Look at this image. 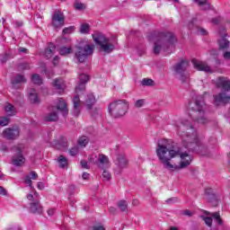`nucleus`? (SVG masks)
Wrapping results in <instances>:
<instances>
[{"label":"nucleus","instance_id":"obj_1","mask_svg":"<svg viewBox=\"0 0 230 230\" xmlns=\"http://www.w3.org/2000/svg\"><path fill=\"white\" fill-rule=\"evenodd\" d=\"M156 155L164 168L172 172L184 170L193 161L191 155L182 153L181 147L173 146V142L164 138L158 141Z\"/></svg>","mask_w":230,"mask_h":230},{"label":"nucleus","instance_id":"obj_2","mask_svg":"<svg viewBox=\"0 0 230 230\" xmlns=\"http://www.w3.org/2000/svg\"><path fill=\"white\" fill-rule=\"evenodd\" d=\"M177 134L181 137V145L189 152H194L199 155H209V148L208 145L199 139L197 129L190 120H182L178 126Z\"/></svg>","mask_w":230,"mask_h":230},{"label":"nucleus","instance_id":"obj_3","mask_svg":"<svg viewBox=\"0 0 230 230\" xmlns=\"http://www.w3.org/2000/svg\"><path fill=\"white\" fill-rule=\"evenodd\" d=\"M147 39L149 42H154L153 52L155 55H159L161 51L172 53V49L175 48L177 38L172 31H158L151 32Z\"/></svg>","mask_w":230,"mask_h":230},{"label":"nucleus","instance_id":"obj_4","mask_svg":"<svg viewBox=\"0 0 230 230\" xmlns=\"http://www.w3.org/2000/svg\"><path fill=\"white\" fill-rule=\"evenodd\" d=\"M204 107H206L204 95H197L195 99H192L189 102V116L194 123L206 125V123L209 121L208 117H206V110Z\"/></svg>","mask_w":230,"mask_h":230},{"label":"nucleus","instance_id":"obj_5","mask_svg":"<svg viewBox=\"0 0 230 230\" xmlns=\"http://www.w3.org/2000/svg\"><path fill=\"white\" fill-rule=\"evenodd\" d=\"M216 87L220 89L221 93L214 95V105H227L230 100V81L226 77H218L216 81Z\"/></svg>","mask_w":230,"mask_h":230},{"label":"nucleus","instance_id":"obj_6","mask_svg":"<svg viewBox=\"0 0 230 230\" xmlns=\"http://www.w3.org/2000/svg\"><path fill=\"white\" fill-rule=\"evenodd\" d=\"M128 111V102L127 100H115L108 105V112L111 118H123Z\"/></svg>","mask_w":230,"mask_h":230},{"label":"nucleus","instance_id":"obj_7","mask_svg":"<svg viewBox=\"0 0 230 230\" xmlns=\"http://www.w3.org/2000/svg\"><path fill=\"white\" fill-rule=\"evenodd\" d=\"M92 37L96 46H99L100 51L108 54L114 51V44L111 43L109 38H106L102 32L95 31Z\"/></svg>","mask_w":230,"mask_h":230},{"label":"nucleus","instance_id":"obj_8","mask_svg":"<svg viewBox=\"0 0 230 230\" xmlns=\"http://www.w3.org/2000/svg\"><path fill=\"white\" fill-rule=\"evenodd\" d=\"M77 51L75 54V58L78 62L84 64L93 53H94V44H87L85 41H80L76 47Z\"/></svg>","mask_w":230,"mask_h":230},{"label":"nucleus","instance_id":"obj_9","mask_svg":"<svg viewBox=\"0 0 230 230\" xmlns=\"http://www.w3.org/2000/svg\"><path fill=\"white\" fill-rule=\"evenodd\" d=\"M188 67H190V63L186 59H181L172 66L174 75H177L179 76V79L182 84H186V81L190 77V75H188V73H186Z\"/></svg>","mask_w":230,"mask_h":230},{"label":"nucleus","instance_id":"obj_10","mask_svg":"<svg viewBox=\"0 0 230 230\" xmlns=\"http://www.w3.org/2000/svg\"><path fill=\"white\" fill-rule=\"evenodd\" d=\"M84 93H85V84L79 83L75 87L76 95L73 98L74 116H80V112H82V110L80 109V104L82 103V101H80V94H84Z\"/></svg>","mask_w":230,"mask_h":230},{"label":"nucleus","instance_id":"obj_11","mask_svg":"<svg viewBox=\"0 0 230 230\" xmlns=\"http://www.w3.org/2000/svg\"><path fill=\"white\" fill-rule=\"evenodd\" d=\"M11 150L12 152H16V155L13 156L12 164L13 166H22L26 163V158L22 155V147L21 146H13Z\"/></svg>","mask_w":230,"mask_h":230},{"label":"nucleus","instance_id":"obj_12","mask_svg":"<svg viewBox=\"0 0 230 230\" xmlns=\"http://www.w3.org/2000/svg\"><path fill=\"white\" fill-rule=\"evenodd\" d=\"M51 24L54 28H62L66 24V16L60 10H56L51 17Z\"/></svg>","mask_w":230,"mask_h":230},{"label":"nucleus","instance_id":"obj_13","mask_svg":"<svg viewBox=\"0 0 230 230\" xmlns=\"http://www.w3.org/2000/svg\"><path fill=\"white\" fill-rule=\"evenodd\" d=\"M21 134V128L19 127L14 126L13 128H6L3 131V137L8 141H13L19 137Z\"/></svg>","mask_w":230,"mask_h":230},{"label":"nucleus","instance_id":"obj_14","mask_svg":"<svg viewBox=\"0 0 230 230\" xmlns=\"http://www.w3.org/2000/svg\"><path fill=\"white\" fill-rule=\"evenodd\" d=\"M220 40H218L219 49H229L230 41L227 40V33H226V28L222 27L219 30Z\"/></svg>","mask_w":230,"mask_h":230},{"label":"nucleus","instance_id":"obj_15","mask_svg":"<svg viewBox=\"0 0 230 230\" xmlns=\"http://www.w3.org/2000/svg\"><path fill=\"white\" fill-rule=\"evenodd\" d=\"M30 211L33 215H42L43 208L42 205H40V199H36L30 203Z\"/></svg>","mask_w":230,"mask_h":230},{"label":"nucleus","instance_id":"obj_16","mask_svg":"<svg viewBox=\"0 0 230 230\" xmlns=\"http://www.w3.org/2000/svg\"><path fill=\"white\" fill-rule=\"evenodd\" d=\"M192 66L194 69H197V71H204L205 73H211V67L209 66L205 65L200 60L197 58H193L191 60Z\"/></svg>","mask_w":230,"mask_h":230},{"label":"nucleus","instance_id":"obj_17","mask_svg":"<svg viewBox=\"0 0 230 230\" xmlns=\"http://www.w3.org/2000/svg\"><path fill=\"white\" fill-rule=\"evenodd\" d=\"M205 195L208 197V202H209L213 208L218 206V198L213 193V189L205 190Z\"/></svg>","mask_w":230,"mask_h":230},{"label":"nucleus","instance_id":"obj_18","mask_svg":"<svg viewBox=\"0 0 230 230\" xmlns=\"http://www.w3.org/2000/svg\"><path fill=\"white\" fill-rule=\"evenodd\" d=\"M57 111H59L61 112L62 116L66 118L67 114H69V109H67V102L64 101V99H59L58 102V104L56 106Z\"/></svg>","mask_w":230,"mask_h":230},{"label":"nucleus","instance_id":"obj_19","mask_svg":"<svg viewBox=\"0 0 230 230\" xmlns=\"http://www.w3.org/2000/svg\"><path fill=\"white\" fill-rule=\"evenodd\" d=\"M52 85L56 91L59 93V94H62L66 89V83L64 82V79L62 78H56L52 82Z\"/></svg>","mask_w":230,"mask_h":230},{"label":"nucleus","instance_id":"obj_20","mask_svg":"<svg viewBox=\"0 0 230 230\" xmlns=\"http://www.w3.org/2000/svg\"><path fill=\"white\" fill-rule=\"evenodd\" d=\"M116 164L119 170H123L128 166V160H127L125 155H118Z\"/></svg>","mask_w":230,"mask_h":230},{"label":"nucleus","instance_id":"obj_21","mask_svg":"<svg viewBox=\"0 0 230 230\" xmlns=\"http://www.w3.org/2000/svg\"><path fill=\"white\" fill-rule=\"evenodd\" d=\"M194 3L199 6V10L203 12H208V10H211V4L209 0H193Z\"/></svg>","mask_w":230,"mask_h":230},{"label":"nucleus","instance_id":"obj_22","mask_svg":"<svg viewBox=\"0 0 230 230\" xmlns=\"http://www.w3.org/2000/svg\"><path fill=\"white\" fill-rule=\"evenodd\" d=\"M11 84L13 89H17L19 84H26V77H24V75L18 74L11 80Z\"/></svg>","mask_w":230,"mask_h":230},{"label":"nucleus","instance_id":"obj_23","mask_svg":"<svg viewBox=\"0 0 230 230\" xmlns=\"http://www.w3.org/2000/svg\"><path fill=\"white\" fill-rule=\"evenodd\" d=\"M29 100L30 102L33 105H39L40 103V98H39V94L35 89H31L29 93Z\"/></svg>","mask_w":230,"mask_h":230},{"label":"nucleus","instance_id":"obj_24","mask_svg":"<svg viewBox=\"0 0 230 230\" xmlns=\"http://www.w3.org/2000/svg\"><path fill=\"white\" fill-rule=\"evenodd\" d=\"M94 103H96V98L93 93H90L86 96L85 104L87 111H92L93 107H94Z\"/></svg>","mask_w":230,"mask_h":230},{"label":"nucleus","instance_id":"obj_25","mask_svg":"<svg viewBox=\"0 0 230 230\" xmlns=\"http://www.w3.org/2000/svg\"><path fill=\"white\" fill-rule=\"evenodd\" d=\"M204 214L209 215L212 218H214V220H215V222H217V226H224V220H222V217H220L219 212L210 213L208 210H205Z\"/></svg>","mask_w":230,"mask_h":230},{"label":"nucleus","instance_id":"obj_26","mask_svg":"<svg viewBox=\"0 0 230 230\" xmlns=\"http://www.w3.org/2000/svg\"><path fill=\"white\" fill-rule=\"evenodd\" d=\"M99 168L103 170L104 168H109V158L105 155H100L99 158Z\"/></svg>","mask_w":230,"mask_h":230},{"label":"nucleus","instance_id":"obj_27","mask_svg":"<svg viewBox=\"0 0 230 230\" xmlns=\"http://www.w3.org/2000/svg\"><path fill=\"white\" fill-rule=\"evenodd\" d=\"M55 49L57 47L53 43H49L48 48L45 49V57L46 58H51L55 55Z\"/></svg>","mask_w":230,"mask_h":230},{"label":"nucleus","instance_id":"obj_28","mask_svg":"<svg viewBox=\"0 0 230 230\" xmlns=\"http://www.w3.org/2000/svg\"><path fill=\"white\" fill-rule=\"evenodd\" d=\"M58 119V113L57 111H51L45 115L44 120L48 122L57 121Z\"/></svg>","mask_w":230,"mask_h":230},{"label":"nucleus","instance_id":"obj_29","mask_svg":"<svg viewBox=\"0 0 230 230\" xmlns=\"http://www.w3.org/2000/svg\"><path fill=\"white\" fill-rule=\"evenodd\" d=\"M5 112L8 116H15L17 114V109L12 103H7L4 107Z\"/></svg>","mask_w":230,"mask_h":230},{"label":"nucleus","instance_id":"obj_30","mask_svg":"<svg viewBox=\"0 0 230 230\" xmlns=\"http://www.w3.org/2000/svg\"><path fill=\"white\" fill-rule=\"evenodd\" d=\"M78 146H81V148H85L87 145H89V137L86 136H82L77 140Z\"/></svg>","mask_w":230,"mask_h":230},{"label":"nucleus","instance_id":"obj_31","mask_svg":"<svg viewBox=\"0 0 230 230\" xmlns=\"http://www.w3.org/2000/svg\"><path fill=\"white\" fill-rule=\"evenodd\" d=\"M117 206L122 213H125V211H128V204L127 203V200H124V199L119 200Z\"/></svg>","mask_w":230,"mask_h":230},{"label":"nucleus","instance_id":"obj_32","mask_svg":"<svg viewBox=\"0 0 230 230\" xmlns=\"http://www.w3.org/2000/svg\"><path fill=\"white\" fill-rule=\"evenodd\" d=\"M58 51H59V55H61V57H64L66 55H70V53H73V48L61 47Z\"/></svg>","mask_w":230,"mask_h":230},{"label":"nucleus","instance_id":"obj_33","mask_svg":"<svg viewBox=\"0 0 230 230\" xmlns=\"http://www.w3.org/2000/svg\"><path fill=\"white\" fill-rule=\"evenodd\" d=\"M79 31L80 33H84V35H87V33L91 31V25H89V23L81 24Z\"/></svg>","mask_w":230,"mask_h":230},{"label":"nucleus","instance_id":"obj_34","mask_svg":"<svg viewBox=\"0 0 230 230\" xmlns=\"http://www.w3.org/2000/svg\"><path fill=\"white\" fill-rule=\"evenodd\" d=\"M18 71H26L29 69H31V66H30V63L23 62L17 65Z\"/></svg>","mask_w":230,"mask_h":230},{"label":"nucleus","instance_id":"obj_35","mask_svg":"<svg viewBox=\"0 0 230 230\" xmlns=\"http://www.w3.org/2000/svg\"><path fill=\"white\" fill-rule=\"evenodd\" d=\"M58 163L59 164V167L66 168V166H67V158H66L64 155H59V157L58 159Z\"/></svg>","mask_w":230,"mask_h":230},{"label":"nucleus","instance_id":"obj_36","mask_svg":"<svg viewBox=\"0 0 230 230\" xmlns=\"http://www.w3.org/2000/svg\"><path fill=\"white\" fill-rule=\"evenodd\" d=\"M31 80L36 85H42V78H40V75H39V74H33L31 75Z\"/></svg>","mask_w":230,"mask_h":230},{"label":"nucleus","instance_id":"obj_37","mask_svg":"<svg viewBox=\"0 0 230 230\" xmlns=\"http://www.w3.org/2000/svg\"><path fill=\"white\" fill-rule=\"evenodd\" d=\"M74 8L75 10H77L80 12L82 10H85V4L81 3L80 0H75L74 4Z\"/></svg>","mask_w":230,"mask_h":230},{"label":"nucleus","instance_id":"obj_38","mask_svg":"<svg viewBox=\"0 0 230 230\" xmlns=\"http://www.w3.org/2000/svg\"><path fill=\"white\" fill-rule=\"evenodd\" d=\"M202 220H204L206 226H208V227H213V217H204L201 216Z\"/></svg>","mask_w":230,"mask_h":230},{"label":"nucleus","instance_id":"obj_39","mask_svg":"<svg viewBox=\"0 0 230 230\" xmlns=\"http://www.w3.org/2000/svg\"><path fill=\"white\" fill-rule=\"evenodd\" d=\"M89 230H106V229L102 223H95L92 226H89Z\"/></svg>","mask_w":230,"mask_h":230},{"label":"nucleus","instance_id":"obj_40","mask_svg":"<svg viewBox=\"0 0 230 230\" xmlns=\"http://www.w3.org/2000/svg\"><path fill=\"white\" fill-rule=\"evenodd\" d=\"M56 146L58 150H67V142L66 141H58L56 144Z\"/></svg>","mask_w":230,"mask_h":230},{"label":"nucleus","instance_id":"obj_41","mask_svg":"<svg viewBox=\"0 0 230 230\" xmlns=\"http://www.w3.org/2000/svg\"><path fill=\"white\" fill-rule=\"evenodd\" d=\"M112 178V175L111 174V172L107 170H103L102 172V181L109 182V181H111V179Z\"/></svg>","mask_w":230,"mask_h":230},{"label":"nucleus","instance_id":"obj_42","mask_svg":"<svg viewBox=\"0 0 230 230\" xmlns=\"http://www.w3.org/2000/svg\"><path fill=\"white\" fill-rule=\"evenodd\" d=\"M87 82H89V75H85V74H81L79 75V84H86Z\"/></svg>","mask_w":230,"mask_h":230},{"label":"nucleus","instance_id":"obj_43","mask_svg":"<svg viewBox=\"0 0 230 230\" xmlns=\"http://www.w3.org/2000/svg\"><path fill=\"white\" fill-rule=\"evenodd\" d=\"M10 123V118L8 117H0V127H6Z\"/></svg>","mask_w":230,"mask_h":230},{"label":"nucleus","instance_id":"obj_44","mask_svg":"<svg viewBox=\"0 0 230 230\" xmlns=\"http://www.w3.org/2000/svg\"><path fill=\"white\" fill-rule=\"evenodd\" d=\"M80 152V148L78 147V146H75L74 147H72L70 150H69V154L70 155H72L73 157H75V155H78Z\"/></svg>","mask_w":230,"mask_h":230},{"label":"nucleus","instance_id":"obj_45","mask_svg":"<svg viewBox=\"0 0 230 230\" xmlns=\"http://www.w3.org/2000/svg\"><path fill=\"white\" fill-rule=\"evenodd\" d=\"M145 105V99H139L135 102V108L141 109Z\"/></svg>","mask_w":230,"mask_h":230},{"label":"nucleus","instance_id":"obj_46","mask_svg":"<svg viewBox=\"0 0 230 230\" xmlns=\"http://www.w3.org/2000/svg\"><path fill=\"white\" fill-rule=\"evenodd\" d=\"M142 85H146V86L154 85V80L150 78H144L142 80Z\"/></svg>","mask_w":230,"mask_h":230},{"label":"nucleus","instance_id":"obj_47","mask_svg":"<svg viewBox=\"0 0 230 230\" xmlns=\"http://www.w3.org/2000/svg\"><path fill=\"white\" fill-rule=\"evenodd\" d=\"M197 33L199 35H203L204 37H206V35H208V31L202 27H197Z\"/></svg>","mask_w":230,"mask_h":230},{"label":"nucleus","instance_id":"obj_48","mask_svg":"<svg viewBox=\"0 0 230 230\" xmlns=\"http://www.w3.org/2000/svg\"><path fill=\"white\" fill-rule=\"evenodd\" d=\"M24 183L28 184V186H30L31 188H33V184H32V181H31V176L25 175V177H24Z\"/></svg>","mask_w":230,"mask_h":230},{"label":"nucleus","instance_id":"obj_49","mask_svg":"<svg viewBox=\"0 0 230 230\" xmlns=\"http://www.w3.org/2000/svg\"><path fill=\"white\" fill-rule=\"evenodd\" d=\"M166 204H175V202H179V198L173 197L165 200Z\"/></svg>","mask_w":230,"mask_h":230},{"label":"nucleus","instance_id":"obj_50","mask_svg":"<svg viewBox=\"0 0 230 230\" xmlns=\"http://www.w3.org/2000/svg\"><path fill=\"white\" fill-rule=\"evenodd\" d=\"M74 30H75V27L70 26V27L65 28V29L63 30V33H64L65 35H67V33H73V31H74Z\"/></svg>","mask_w":230,"mask_h":230},{"label":"nucleus","instance_id":"obj_51","mask_svg":"<svg viewBox=\"0 0 230 230\" xmlns=\"http://www.w3.org/2000/svg\"><path fill=\"white\" fill-rule=\"evenodd\" d=\"M211 22H213V24H220V22H222V17L217 16L216 18H213L211 20Z\"/></svg>","mask_w":230,"mask_h":230},{"label":"nucleus","instance_id":"obj_52","mask_svg":"<svg viewBox=\"0 0 230 230\" xmlns=\"http://www.w3.org/2000/svg\"><path fill=\"white\" fill-rule=\"evenodd\" d=\"M181 215L184 217H193V212L190 209H185L184 211L181 212Z\"/></svg>","mask_w":230,"mask_h":230},{"label":"nucleus","instance_id":"obj_53","mask_svg":"<svg viewBox=\"0 0 230 230\" xmlns=\"http://www.w3.org/2000/svg\"><path fill=\"white\" fill-rule=\"evenodd\" d=\"M0 195H3L4 197H8V191L3 186H0Z\"/></svg>","mask_w":230,"mask_h":230},{"label":"nucleus","instance_id":"obj_54","mask_svg":"<svg viewBox=\"0 0 230 230\" xmlns=\"http://www.w3.org/2000/svg\"><path fill=\"white\" fill-rule=\"evenodd\" d=\"M102 113V110L100 108H94L92 111V116H98Z\"/></svg>","mask_w":230,"mask_h":230},{"label":"nucleus","instance_id":"obj_55","mask_svg":"<svg viewBox=\"0 0 230 230\" xmlns=\"http://www.w3.org/2000/svg\"><path fill=\"white\" fill-rule=\"evenodd\" d=\"M81 166L82 168H84L85 170H89V163L85 160L81 161Z\"/></svg>","mask_w":230,"mask_h":230},{"label":"nucleus","instance_id":"obj_56","mask_svg":"<svg viewBox=\"0 0 230 230\" xmlns=\"http://www.w3.org/2000/svg\"><path fill=\"white\" fill-rule=\"evenodd\" d=\"M0 150L1 152H8V146L6 144H1Z\"/></svg>","mask_w":230,"mask_h":230},{"label":"nucleus","instance_id":"obj_57","mask_svg":"<svg viewBox=\"0 0 230 230\" xmlns=\"http://www.w3.org/2000/svg\"><path fill=\"white\" fill-rule=\"evenodd\" d=\"M109 211H110L111 215H116L118 213V209L114 207H110Z\"/></svg>","mask_w":230,"mask_h":230},{"label":"nucleus","instance_id":"obj_58","mask_svg":"<svg viewBox=\"0 0 230 230\" xmlns=\"http://www.w3.org/2000/svg\"><path fill=\"white\" fill-rule=\"evenodd\" d=\"M7 61H8V54H5V55L0 59V62H1V64H6Z\"/></svg>","mask_w":230,"mask_h":230},{"label":"nucleus","instance_id":"obj_59","mask_svg":"<svg viewBox=\"0 0 230 230\" xmlns=\"http://www.w3.org/2000/svg\"><path fill=\"white\" fill-rule=\"evenodd\" d=\"M37 177H39V174L35 171L31 172V179H33L34 181L37 180Z\"/></svg>","mask_w":230,"mask_h":230},{"label":"nucleus","instance_id":"obj_60","mask_svg":"<svg viewBox=\"0 0 230 230\" xmlns=\"http://www.w3.org/2000/svg\"><path fill=\"white\" fill-rule=\"evenodd\" d=\"M55 213H57V210L55 208H49L48 210L49 217H53V215H55Z\"/></svg>","mask_w":230,"mask_h":230},{"label":"nucleus","instance_id":"obj_61","mask_svg":"<svg viewBox=\"0 0 230 230\" xmlns=\"http://www.w3.org/2000/svg\"><path fill=\"white\" fill-rule=\"evenodd\" d=\"M223 57L225 58V60H230V51H226L224 54H223Z\"/></svg>","mask_w":230,"mask_h":230},{"label":"nucleus","instance_id":"obj_62","mask_svg":"<svg viewBox=\"0 0 230 230\" xmlns=\"http://www.w3.org/2000/svg\"><path fill=\"white\" fill-rule=\"evenodd\" d=\"M89 173L88 172H83V179L84 180V181H88V179H89Z\"/></svg>","mask_w":230,"mask_h":230},{"label":"nucleus","instance_id":"obj_63","mask_svg":"<svg viewBox=\"0 0 230 230\" xmlns=\"http://www.w3.org/2000/svg\"><path fill=\"white\" fill-rule=\"evenodd\" d=\"M27 199H28V200H32V202L37 199H34L32 194H29V195L27 196Z\"/></svg>","mask_w":230,"mask_h":230},{"label":"nucleus","instance_id":"obj_64","mask_svg":"<svg viewBox=\"0 0 230 230\" xmlns=\"http://www.w3.org/2000/svg\"><path fill=\"white\" fill-rule=\"evenodd\" d=\"M26 51H28V49H26V48H20L19 49L20 53H26Z\"/></svg>","mask_w":230,"mask_h":230}]
</instances>
